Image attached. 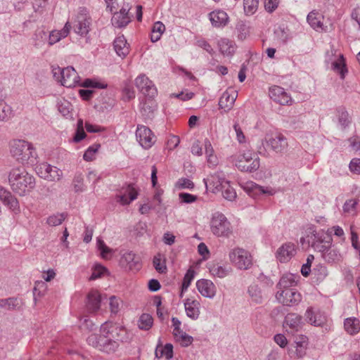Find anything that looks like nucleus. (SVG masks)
<instances>
[{
	"label": "nucleus",
	"mask_w": 360,
	"mask_h": 360,
	"mask_svg": "<svg viewBox=\"0 0 360 360\" xmlns=\"http://www.w3.org/2000/svg\"><path fill=\"white\" fill-rule=\"evenodd\" d=\"M333 69L334 71L338 72L342 79H344L347 70L346 68V64L345 58L342 55H340L339 58L333 63Z\"/></svg>",
	"instance_id": "37"
},
{
	"label": "nucleus",
	"mask_w": 360,
	"mask_h": 360,
	"mask_svg": "<svg viewBox=\"0 0 360 360\" xmlns=\"http://www.w3.org/2000/svg\"><path fill=\"white\" fill-rule=\"evenodd\" d=\"M153 323L152 316L148 314H143L139 320V327L141 330H149Z\"/></svg>",
	"instance_id": "41"
},
{
	"label": "nucleus",
	"mask_w": 360,
	"mask_h": 360,
	"mask_svg": "<svg viewBox=\"0 0 360 360\" xmlns=\"http://www.w3.org/2000/svg\"><path fill=\"white\" fill-rule=\"evenodd\" d=\"M129 21L130 18L127 9L125 8H122L120 12L115 13L112 19V24L117 27L126 26Z\"/></svg>",
	"instance_id": "30"
},
{
	"label": "nucleus",
	"mask_w": 360,
	"mask_h": 360,
	"mask_svg": "<svg viewBox=\"0 0 360 360\" xmlns=\"http://www.w3.org/2000/svg\"><path fill=\"white\" fill-rule=\"evenodd\" d=\"M8 181L13 191L20 195L29 193L35 186L34 178L23 167L13 169L9 174Z\"/></svg>",
	"instance_id": "2"
},
{
	"label": "nucleus",
	"mask_w": 360,
	"mask_h": 360,
	"mask_svg": "<svg viewBox=\"0 0 360 360\" xmlns=\"http://www.w3.org/2000/svg\"><path fill=\"white\" fill-rule=\"evenodd\" d=\"M198 251L199 254L202 257L203 259H207L210 256V252L207 245L201 243L198 245Z\"/></svg>",
	"instance_id": "63"
},
{
	"label": "nucleus",
	"mask_w": 360,
	"mask_h": 360,
	"mask_svg": "<svg viewBox=\"0 0 360 360\" xmlns=\"http://www.w3.org/2000/svg\"><path fill=\"white\" fill-rule=\"evenodd\" d=\"M113 45L115 52L121 57H124L129 53V45L124 36L116 37Z\"/></svg>",
	"instance_id": "25"
},
{
	"label": "nucleus",
	"mask_w": 360,
	"mask_h": 360,
	"mask_svg": "<svg viewBox=\"0 0 360 360\" xmlns=\"http://www.w3.org/2000/svg\"><path fill=\"white\" fill-rule=\"evenodd\" d=\"M233 128L235 129V131L236 133V138L239 143H243L245 142V136L244 133L243 132L241 128L240 127L239 124L236 123L233 126Z\"/></svg>",
	"instance_id": "62"
},
{
	"label": "nucleus",
	"mask_w": 360,
	"mask_h": 360,
	"mask_svg": "<svg viewBox=\"0 0 360 360\" xmlns=\"http://www.w3.org/2000/svg\"><path fill=\"white\" fill-rule=\"evenodd\" d=\"M79 86H82L84 87H94L98 89H104L106 87V84L99 82L95 79H86L84 81L83 83H80Z\"/></svg>",
	"instance_id": "53"
},
{
	"label": "nucleus",
	"mask_w": 360,
	"mask_h": 360,
	"mask_svg": "<svg viewBox=\"0 0 360 360\" xmlns=\"http://www.w3.org/2000/svg\"><path fill=\"white\" fill-rule=\"evenodd\" d=\"M31 144L22 140L13 141L11 146L12 155L18 158L24 159L28 153H30Z\"/></svg>",
	"instance_id": "17"
},
{
	"label": "nucleus",
	"mask_w": 360,
	"mask_h": 360,
	"mask_svg": "<svg viewBox=\"0 0 360 360\" xmlns=\"http://www.w3.org/2000/svg\"><path fill=\"white\" fill-rule=\"evenodd\" d=\"M218 46L221 53L226 56H232L236 49L235 42L226 38L221 39L218 42Z\"/></svg>",
	"instance_id": "26"
},
{
	"label": "nucleus",
	"mask_w": 360,
	"mask_h": 360,
	"mask_svg": "<svg viewBox=\"0 0 360 360\" xmlns=\"http://www.w3.org/2000/svg\"><path fill=\"white\" fill-rule=\"evenodd\" d=\"M173 355V347L171 344H167L165 346L158 345L155 349V356L158 358L165 357L169 359Z\"/></svg>",
	"instance_id": "34"
},
{
	"label": "nucleus",
	"mask_w": 360,
	"mask_h": 360,
	"mask_svg": "<svg viewBox=\"0 0 360 360\" xmlns=\"http://www.w3.org/2000/svg\"><path fill=\"white\" fill-rule=\"evenodd\" d=\"M236 167L241 172H252L259 167V158L253 151L247 150L234 156Z\"/></svg>",
	"instance_id": "3"
},
{
	"label": "nucleus",
	"mask_w": 360,
	"mask_h": 360,
	"mask_svg": "<svg viewBox=\"0 0 360 360\" xmlns=\"http://www.w3.org/2000/svg\"><path fill=\"white\" fill-rule=\"evenodd\" d=\"M231 263L239 269H248L252 265V256L247 250L241 248H233L229 254Z\"/></svg>",
	"instance_id": "5"
},
{
	"label": "nucleus",
	"mask_w": 360,
	"mask_h": 360,
	"mask_svg": "<svg viewBox=\"0 0 360 360\" xmlns=\"http://www.w3.org/2000/svg\"><path fill=\"white\" fill-rule=\"evenodd\" d=\"M350 171L356 174H360V158H354L349 164Z\"/></svg>",
	"instance_id": "61"
},
{
	"label": "nucleus",
	"mask_w": 360,
	"mask_h": 360,
	"mask_svg": "<svg viewBox=\"0 0 360 360\" xmlns=\"http://www.w3.org/2000/svg\"><path fill=\"white\" fill-rule=\"evenodd\" d=\"M210 19L215 27L224 26L228 22V15L223 11H215L210 14Z\"/></svg>",
	"instance_id": "29"
},
{
	"label": "nucleus",
	"mask_w": 360,
	"mask_h": 360,
	"mask_svg": "<svg viewBox=\"0 0 360 360\" xmlns=\"http://www.w3.org/2000/svg\"><path fill=\"white\" fill-rule=\"evenodd\" d=\"M296 349L295 353L297 358H302L306 354L308 340L306 336L300 335L296 338L295 340Z\"/></svg>",
	"instance_id": "32"
},
{
	"label": "nucleus",
	"mask_w": 360,
	"mask_h": 360,
	"mask_svg": "<svg viewBox=\"0 0 360 360\" xmlns=\"http://www.w3.org/2000/svg\"><path fill=\"white\" fill-rule=\"evenodd\" d=\"M211 231L217 236H227L231 233V224L226 217L220 212L213 214L210 221Z\"/></svg>",
	"instance_id": "6"
},
{
	"label": "nucleus",
	"mask_w": 360,
	"mask_h": 360,
	"mask_svg": "<svg viewBox=\"0 0 360 360\" xmlns=\"http://www.w3.org/2000/svg\"><path fill=\"white\" fill-rule=\"evenodd\" d=\"M276 298L284 305L292 306L297 304L301 301L302 296L295 288H290L278 290Z\"/></svg>",
	"instance_id": "10"
},
{
	"label": "nucleus",
	"mask_w": 360,
	"mask_h": 360,
	"mask_svg": "<svg viewBox=\"0 0 360 360\" xmlns=\"http://www.w3.org/2000/svg\"><path fill=\"white\" fill-rule=\"evenodd\" d=\"M153 266L159 273H165L167 270L165 257L161 254L155 255L153 259Z\"/></svg>",
	"instance_id": "40"
},
{
	"label": "nucleus",
	"mask_w": 360,
	"mask_h": 360,
	"mask_svg": "<svg viewBox=\"0 0 360 360\" xmlns=\"http://www.w3.org/2000/svg\"><path fill=\"white\" fill-rule=\"evenodd\" d=\"M356 205L357 200L355 199H350L347 200L343 206L344 212L350 215L356 214Z\"/></svg>",
	"instance_id": "47"
},
{
	"label": "nucleus",
	"mask_w": 360,
	"mask_h": 360,
	"mask_svg": "<svg viewBox=\"0 0 360 360\" xmlns=\"http://www.w3.org/2000/svg\"><path fill=\"white\" fill-rule=\"evenodd\" d=\"M180 143V138L176 135H169L167 138L166 147L169 150L175 149Z\"/></svg>",
	"instance_id": "52"
},
{
	"label": "nucleus",
	"mask_w": 360,
	"mask_h": 360,
	"mask_svg": "<svg viewBox=\"0 0 360 360\" xmlns=\"http://www.w3.org/2000/svg\"><path fill=\"white\" fill-rule=\"evenodd\" d=\"M98 248L101 251V257L103 259H108V256L112 253V250L105 245L104 242L101 239H98Z\"/></svg>",
	"instance_id": "55"
},
{
	"label": "nucleus",
	"mask_w": 360,
	"mask_h": 360,
	"mask_svg": "<svg viewBox=\"0 0 360 360\" xmlns=\"http://www.w3.org/2000/svg\"><path fill=\"white\" fill-rule=\"evenodd\" d=\"M270 98L281 105H290L292 103L290 96L279 86H273L269 89Z\"/></svg>",
	"instance_id": "15"
},
{
	"label": "nucleus",
	"mask_w": 360,
	"mask_h": 360,
	"mask_svg": "<svg viewBox=\"0 0 360 360\" xmlns=\"http://www.w3.org/2000/svg\"><path fill=\"white\" fill-rule=\"evenodd\" d=\"M51 169V165L43 162L38 165L36 167L37 174L43 179H48L49 170Z\"/></svg>",
	"instance_id": "48"
},
{
	"label": "nucleus",
	"mask_w": 360,
	"mask_h": 360,
	"mask_svg": "<svg viewBox=\"0 0 360 360\" xmlns=\"http://www.w3.org/2000/svg\"><path fill=\"white\" fill-rule=\"evenodd\" d=\"M66 215L64 213H57L49 216L46 219V223L49 226H56L62 224L65 220Z\"/></svg>",
	"instance_id": "45"
},
{
	"label": "nucleus",
	"mask_w": 360,
	"mask_h": 360,
	"mask_svg": "<svg viewBox=\"0 0 360 360\" xmlns=\"http://www.w3.org/2000/svg\"><path fill=\"white\" fill-rule=\"evenodd\" d=\"M303 322L302 321V316L297 314H288L285 316V327L289 328L293 331H297L302 328Z\"/></svg>",
	"instance_id": "24"
},
{
	"label": "nucleus",
	"mask_w": 360,
	"mask_h": 360,
	"mask_svg": "<svg viewBox=\"0 0 360 360\" xmlns=\"http://www.w3.org/2000/svg\"><path fill=\"white\" fill-rule=\"evenodd\" d=\"M179 197L181 200V202L184 203H192L195 202L198 199L196 195L186 193H179Z\"/></svg>",
	"instance_id": "58"
},
{
	"label": "nucleus",
	"mask_w": 360,
	"mask_h": 360,
	"mask_svg": "<svg viewBox=\"0 0 360 360\" xmlns=\"http://www.w3.org/2000/svg\"><path fill=\"white\" fill-rule=\"evenodd\" d=\"M12 115L11 107L0 99V121L8 119Z\"/></svg>",
	"instance_id": "46"
},
{
	"label": "nucleus",
	"mask_w": 360,
	"mask_h": 360,
	"mask_svg": "<svg viewBox=\"0 0 360 360\" xmlns=\"http://www.w3.org/2000/svg\"><path fill=\"white\" fill-rule=\"evenodd\" d=\"M305 316L308 321L314 326H321L324 321L323 316L320 313L315 314L311 308L307 310Z\"/></svg>",
	"instance_id": "35"
},
{
	"label": "nucleus",
	"mask_w": 360,
	"mask_h": 360,
	"mask_svg": "<svg viewBox=\"0 0 360 360\" xmlns=\"http://www.w3.org/2000/svg\"><path fill=\"white\" fill-rule=\"evenodd\" d=\"M205 182L207 190L212 193H217L221 191L224 186V183L226 181L219 174H213L205 180Z\"/></svg>",
	"instance_id": "21"
},
{
	"label": "nucleus",
	"mask_w": 360,
	"mask_h": 360,
	"mask_svg": "<svg viewBox=\"0 0 360 360\" xmlns=\"http://www.w3.org/2000/svg\"><path fill=\"white\" fill-rule=\"evenodd\" d=\"M139 192L132 185L122 187L116 196L117 201L122 205H129L137 198Z\"/></svg>",
	"instance_id": "13"
},
{
	"label": "nucleus",
	"mask_w": 360,
	"mask_h": 360,
	"mask_svg": "<svg viewBox=\"0 0 360 360\" xmlns=\"http://www.w3.org/2000/svg\"><path fill=\"white\" fill-rule=\"evenodd\" d=\"M85 136H86V134L84 130L83 120L79 119L77 122V132H76V134L74 138L75 141L78 142V141L82 140L83 139H84Z\"/></svg>",
	"instance_id": "57"
},
{
	"label": "nucleus",
	"mask_w": 360,
	"mask_h": 360,
	"mask_svg": "<svg viewBox=\"0 0 360 360\" xmlns=\"http://www.w3.org/2000/svg\"><path fill=\"white\" fill-rule=\"evenodd\" d=\"M123 97L126 100H131L135 98V91L133 88L130 86H126L123 89Z\"/></svg>",
	"instance_id": "64"
},
{
	"label": "nucleus",
	"mask_w": 360,
	"mask_h": 360,
	"mask_svg": "<svg viewBox=\"0 0 360 360\" xmlns=\"http://www.w3.org/2000/svg\"><path fill=\"white\" fill-rule=\"evenodd\" d=\"M136 137L139 144L145 149L150 148L156 140L154 133L144 125L137 126Z\"/></svg>",
	"instance_id": "8"
},
{
	"label": "nucleus",
	"mask_w": 360,
	"mask_h": 360,
	"mask_svg": "<svg viewBox=\"0 0 360 360\" xmlns=\"http://www.w3.org/2000/svg\"><path fill=\"white\" fill-rule=\"evenodd\" d=\"M63 172L56 167L51 165V169L49 170V174L48 179L49 181H58L61 179Z\"/></svg>",
	"instance_id": "56"
},
{
	"label": "nucleus",
	"mask_w": 360,
	"mask_h": 360,
	"mask_svg": "<svg viewBox=\"0 0 360 360\" xmlns=\"http://www.w3.org/2000/svg\"><path fill=\"white\" fill-rule=\"evenodd\" d=\"M135 86L139 91L149 98H153L158 95V90L153 82L145 75H140L135 79Z\"/></svg>",
	"instance_id": "9"
},
{
	"label": "nucleus",
	"mask_w": 360,
	"mask_h": 360,
	"mask_svg": "<svg viewBox=\"0 0 360 360\" xmlns=\"http://www.w3.org/2000/svg\"><path fill=\"white\" fill-rule=\"evenodd\" d=\"M259 6V0H244V11L246 15L254 14Z\"/></svg>",
	"instance_id": "44"
},
{
	"label": "nucleus",
	"mask_w": 360,
	"mask_h": 360,
	"mask_svg": "<svg viewBox=\"0 0 360 360\" xmlns=\"http://www.w3.org/2000/svg\"><path fill=\"white\" fill-rule=\"evenodd\" d=\"M52 72L54 77L64 86L71 88L80 84V77L72 67H67L63 69L58 66L53 67Z\"/></svg>",
	"instance_id": "4"
},
{
	"label": "nucleus",
	"mask_w": 360,
	"mask_h": 360,
	"mask_svg": "<svg viewBox=\"0 0 360 360\" xmlns=\"http://www.w3.org/2000/svg\"><path fill=\"white\" fill-rule=\"evenodd\" d=\"M100 333L88 337L89 345L104 352L112 353L118 348V341L124 338L126 330L120 324L105 322L101 326Z\"/></svg>",
	"instance_id": "1"
},
{
	"label": "nucleus",
	"mask_w": 360,
	"mask_h": 360,
	"mask_svg": "<svg viewBox=\"0 0 360 360\" xmlns=\"http://www.w3.org/2000/svg\"><path fill=\"white\" fill-rule=\"evenodd\" d=\"M238 92L233 88L228 89L221 96L219 105L225 112L229 111L233 106Z\"/></svg>",
	"instance_id": "16"
},
{
	"label": "nucleus",
	"mask_w": 360,
	"mask_h": 360,
	"mask_svg": "<svg viewBox=\"0 0 360 360\" xmlns=\"http://www.w3.org/2000/svg\"><path fill=\"white\" fill-rule=\"evenodd\" d=\"M184 306L188 316L193 319H195L198 317L200 314V303L198 301L188 298L184 302Z\"/></svg>",
	"instance_id": "27"
},
{
	"label": "nucleus",
	"mask_w": 360,
	"mask_h": 360,
	"mask_svg": "<svg viewBox=\"0 0 360 360\" xmlns=\"http://www.w3.org/2000/svg\"><path fill=\"white\" fill-rule=\"evenodd\" d=\"M280 0H264V6L266 12L271 13L278 7Z\"/></svg>",
	"instance_id": "54"
},
{
	"label": "nucleus",
	"mask_w": 360,
	"mask_h": 360,
	"mask_svg": "<svg viewBox=\"0 0 360 360\" xmlns=\"http://www.w3.org/2000/svg\"><path fill=\"white\" fill-rule=\"evenodd\" d=\"M101 148V145L98 143H95L88 148V149L85 151L83 158L84 160L87 162L93 161L96 159V155L98 152Z\"/></svg>",
	"instance_id": "43"
},
{
	"label": "nucleus",
	"mask_w": 360,
	"mask_h": 360,
	"mask_svg": "<svg viewBox=\"0 0 360 360\" xmlns=\"http://www.w3.org/2000/svg\"><path fill=\"white\" fill-rule=\"evenodd\" d=\"M171 96L179 98L181 101H188V100H191V98H193V97L194 96V94L193 92L186 91L185 92L183 91L180 94H172L171 95Z\"/></svg>",
	"instance_id": "60"
},
{
	"label": "nucleus",
	"mask_w": 360,
	"mask_h": 360,
	"mask_svg": "<svg viewBox=\"0 0 360 360\" xmlns=\"http://www.w3.org/2000/svg\"><path fill=\"white\" fill-rule=\"evenodd\" d=\"M266 146L270 147L276 153H281L288 148V141L286 138L280 133L267 134L264 139V143Z\"/></svg>",
	"instance_id": "7"
},
{
	"label": "nucleus",
	"mask_w": 360,
	"mask_h": 360,
	"mask_svg": "<svg viewBox=\"0 0 360 360\" xmlns=\"http://www.w3.org/2000/svg\"><path fill=\"white\" fill-rule=\"evenodd\" d=\"M176 186L179 188L191 189L194 187V184L190 179L182 178L179 179V181L176 183Z\"/></svg>",
	"instance_id": "59"
},
{
	"label": "nucleus",
	"mask_w": 360,
	"mask_h": 360,
	"mask_svg": "<svg viewBox=\"0 0 360 360\" xmlns=\"http://www.w3.org/2000/svg\"><path fill=\"white\" fill-rule=\"evenodd\" d=\"M101 294L98 290L92 289L87 295L86 307L89 311L94 313L100 309Z\"/></svg>",
	"instance_id": "22"
},
{
	"label": "nucleus",
	"mask_w": 360,
	"mask_h": 360,
	"mask_svg": "<svg viewBox=\"0 0 360 360\" xmlns=\"http://www.w3.org/2000/svg\"><path fill=\"white\" fill-rule=\"evenodd\" d=\"M71 29V25L69 22H66L64 27L61 30H54L50 33L49 38V44L53 45L59 41L61 39L66 37Z\"/></svg>",
	"instance_id": "28"
},
{
	"label": "nucleus",
	"mask_w": 360,
	"mask_h": 360,
	"mask_svg": "<svg viewBox=\"0 0 360 360\" xmlns=\"http://www.w3.org/2000/svg\"><path fill=\"white\" fill-rule=\"evenodd\" d=\"M297 276L292 274L283 275L278 284V290L294 288L297 285Z\"/></svg>",
	"instance_id": "31"
},
{
	"label": "nucleus",
	"mask_w": 360,
	"mask_h": 360,
	"mask_svg": "<svg viewBox=\"0 0 360 360\" xmlns=\"http://www.w3.org/2000/svg\"><path fill=\"white\" fill-rule=\"evenodd\" d=\"M307 19L310 26L316 31H327V27L324 25L323 22L324 16L321 13L314 10L308 14Z\"/></svg>",
	"instance_id": "19"
},
{
	"label": "nucleus",
	"mask_w": 360,
	"mask_h": 360,
	"mask_svg": "<svg viewBox=\"0 0 360 360\" xmlns=\"http://www.w3.org/2000/svg\"><path fill=\"white\" fill-rule=\"evenodd\" d=\"M107 272V269L100 265L96 264L92 269V274L90 277V280H95L103 276Z\"/></svg>",
	"instance_id": "50"
},
{
	"label": "nucleus",
	"mask_w": 360,
	"mask_h": 360,
	"mask_svg": "<svg viewBox=\"0 0 360 360\" xmlns=\"http://www.w3.org/2000/svg\"><path fill=\"white\" fill-rule=\"evenodd\" d=\"M220 191L221 192L224 198L229 200H233L236 197V193L234 188L231 186L230 183L228 181L224 183V186L221 188Z\"/></svg>",
	"instance_id": "42"
},
{
	"label": "nucleus",
	"mask_w": 360,
	"mask_h": 360,
	"mask_svg": "<svg viewBox=\"0 0 360 360\" xmlns=\"http://www.w3.org/2000/svg\"><path fill=\"white\" fill-rule=\"evenodd\" d=\"M199 292L204 297H212L216 293V287L214 283L207 279H200L196 283Z\"/></svg>",
	"instance_id": "20"
},
{
	"label": "nucleus",
	"mask_w": 360,
	"mask_h": 360,
	"mask_svg": "<svg viewBox=\"0 0 360 360\" xmlns=\"http://www.w3.org/2000/svg\"><path fill=\"white\" fill-rule=\"evenodd\" d=\"M20 304V302L15 298H9L6 300H0V307L7 309H12L15 308Z\"/></svg>",
	"instance_id": "51"
},
{
	"label": "nucleus",
	"mask_w": 360,
	"mask_h": 360,
	"mask_svg": "<svg viewBox=\"0 0 360 360\" xmlns=\"http://www.w3.org/2000/svg\"><path fill=\"white\" fill-rule=\"evenodd\" d=\"M210 272L213 276L224 278L229 274V269L219 264H213L210 266Z\"/></svg>",
	"instance_id": "39"
},
{
	"label": "nucleus",
	"mask_w": 360,
	"mask_h": 360,
	"mask_svg": "<svg viewBox=\"0 0 360 360\" xmlns=\"http://www.w3.org/2000/svg\"><path fill=\"white\" fill-rule=\"evenodd\" d=\"M176 340L184 347H186L191 344L193 341V338L186 335L182 330L180 333H178V335H174Z\"/></svg>",
	"instance_id": "49"
},
{
	"label": "nucleus",
	"mask_w": 360,
	"mask_h": 360,
	"mask_svg": "<svg viewBox=\"0 0 360 360\" xmlns=\"http://www.w3.org/2000/svg\"><path fill=\"white\" fill-rule=\"evenodd\" d=\"M165 26L162 22H160V21L155 22L153 24L152 31H151V35H150L151 41L153 42L158 41L160 39V37H161L162 34H163V32H165Z\"/></svg>",
	"instance_id": "36"
},
{
	"label": "nucleus",
	"mask_w": 360,
	"mask_h": 360,
	"mask_svg": "<svg viewBox=\"0 0 360 360\" xmlns=\"http://www.w3.org/2000/svg\"><path fill=\"white\" fill-rule=\"evenodd\" d=\"M0 200L13 212H19L20 205L18 199L2 187H0Z\"/></svg>",
	"instance_id": "18"
},
{
	"label": "nucleus",
	"mask_w": 360,
	"mask_h": 360,
	"mask_svg": "<svg viewBox=\"0 0 360 360\" xmlns=\"http://www.w3.org/2000/svg\"><path fill=\"white\" fill-rule=\"evenodd\" d=\"M345 329L350 335H354L360 330V322L356 318H348L345 321Z\"/></svg>",
	"instance_id": "33"
},
{
	"label": "nucleus",
	"mask_w": 360,
	"mask_h": 360,
	"mask_svg": "<svg viewBox=\"0 0 360 360\" xmlns=\"http://www.w3.org/2000/svg\"><path fill=\"white\" fill-rule=\"evenodd\" d=\"M297 245L291 242H287L281 245L276 250V257L281 263H287L295 256Z\"/></svg>",
	"instance_id": "11"
},
{
	"label": "nucleus",
	"mask_w": 360,
	"mask_h": 360,
	"mask_svg": "<svg viewBox=\"0 0 360 360\" xmlns=\"http://www.w3.org/2000/svg\"><path fill=\"white\" fill-rule=\"evenodd\" d=\"M75 22L74 27L77 34L82 36L88 34L90 30L91 18L85 11H82L77 14Z\"/></svg>",
	"instance_id": "14"
},
{
	"label": "nucleus",
	"mask_w": 360,
	"mask_h": 360,
	"mask_svg": "<svg viewBox=\"0 0 360 360\" xmlns=\"http://www.w3.org/2000/svg\"><path fill=\"white\" fill-rule=\"evenodd\" d=\"M195 277V271L192 267H190L186 271L181 284L180 297H182L185 291L188 288L191 281Z\"/></svg>",
	"instance_id": "38"
},
{
	"label": "nucleus",
	"mask_w": 360,
	"mask_h": 360,
	"mask_svg": "<svg viewBox=\"0 0 360 360\" xmlns=\"http://www.w3.org/2000/svg\"><path fill=\"white\" fill-rule=\"evenodd\" d=\"M122 266L129 270H137L141 265L138 260L136 259V255L132 252H126L123 255L120 259Z\"/></svg>",
	"instance_id": "23"
},
{
	"label": "nucleus",
	"mask_w": 360,
	"mask_h": 360,
	"mask_svg": "<svg viewBox=\"0 0 360 360\" xmlns=\"http://www.w3.org/2000/svg\"><path fill=\"white\" fill-rule=\"evenodd\" d=\"M244 190L253 198H260L262 195H273L276 191L270 187H262L254 182L247 183L243 186Z\"/></svg>",
	"instance_id": "12"
}]
</instances>
